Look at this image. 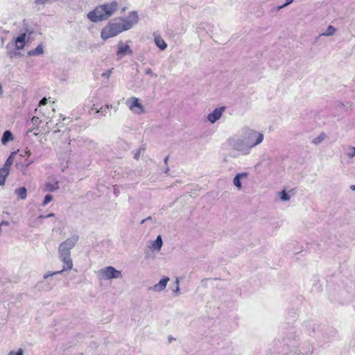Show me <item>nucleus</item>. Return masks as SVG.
<instances>
[{
	"label": "nucleus",
	"instance_id": "f257e3e1",
	"mask_svg": "<svg viewBox=\"0 0 355 355\" xmlns=\"http://www.w3.org/2000/svg\"><path fill=\"white\" fill-rule=\"evenodd\" d=\"M137 21L138 15L137 12L132 11L125 18L119 17L110 21L102 29L101 36L103 40H106L116 36L123 31L130 29Z\"/></svg>",
	"mask_w": 355,
	"mask_h": 355
},
{
	"label": "nucleus",
	"instance_id": "f03ea898",
	"mask_svg": "<svg viewBox=\"0 0 355 355\" xmlns=\"http://www.w3.org/2000/svg\"><path fill=\"white\" fill-rule=\"evenodd\" d=\"M118 3L116 1L97 6L93 10L88 12L87 18L92 22L107 20L118 10Z\"/></svg>",
	"mask_w": 355,
	"mask_h": 355
},
{
	"label": "nucleus",
	"instance_id": "7ed1b4c3",
	"mask_svg": "<svg viewBox=\"0 0 355 355\" xmlns=\"http://www.w3.org/2000/svg\"><path fill=\"white\" fill-rule=\"evenodd\" d=\"M263 139V135L255 130H249L245 133L241 146H238L239 150H244L245 148H251L260 144Z\"/></svg>",
	"mask_w": 355,
	"mask_h": 355
},
{
	"label": "nucleus",
	"instance_id": "20e7f679",
	"mask_svg": "<svg viewBox=\"0 0 355 355\" xmlns=\"http://www.w3.org/2000/svg\"><path fill=\"white\" fill-rule=\"evenodd\" d=\"M97 275L101 280H109L122 278V271L116 270L113 266L102 268L97 272Z\"/></svg>",
	"mask_w": 355,
	"mask_h": 355
},
{
	"label": "nucleus",
	"instance_id": "39448f33",
	"mask_svg": "<svg viewBox=\"0 0 355 355\" xmlns=\"http://www.w3.org/2000/svg\"><path fill=\"white\" fill-rule=\"evenodd\" d=\"M78 240L77 235H73L61 243L58 248V253H71L70 250L75 246Z\"/></svg>",
	"mask_w": 355,
	"mask_h": 355
},
{
	"label": "nucleus",
	"instance_id": "423d86ee",
	"mask_svg": "<svg viewBox=\"0 0 355 355\" xmlns=\"http://www.w3.org/2000/svg\"><path fill=\"white\" fill-rule=\"evenodd\" d=\"M129 109L134 113L141 114L144 112V106L139 103V98L132 97L128 101Z\"/></svg>",
	"mask_w": 355,
	"mask_h": 355
},
{
	"label": "nucleus",
	"instance_id": "0eeeda50",
	"mask_svg": "<svg viewBox=\"0 0 355 355\" xmlns=\"http://www.w3.org/2000/svg\"><path fill=\"white\" fill-rule=\"evenodd\" d=\"M132 51L128 44H124L122 41L118 43L116 55L119 58H121L125 55H132Z\"/></svg>",
	"mask_w": 355,
	"mask_h": 355
},
{
	"label": "nucleus",
	"instance_id": "6e6552de",
	"mask_svg": "<svg viewBox=\"0 0 355 355\" xmlns=\"http://www.w3.org/2000/svg\"><path fill=\"white\" fill-rule=\"evenodd\" d=\"M59 257L64 266L60 271L71 270L73 268V262L71 258V253H59Z\"/></svg>",
	"mask_w": 355,
	"mask_h": 355
},
{
	"label": "nucleus",
	"instance_id": "1a4fd4ad",
	"mask_svg": "<svg viewBox=\"0 0 355 355\" xmlns=\"http://www.w3.org/2000/svg\"><path fill=\"white\" fill-rule=\"evenodd\" d=\"M168 281L169 278L168 277H164L157 284L150 287L148 290L153 292H161L166 288Z\"/></svg>",
	"mask_w": 355,
	"mask_h": 355
},
{
	"label": "nucleus",
	"instance_id": "9d476101",
	"mask_svg": "<svg viewBox=\"0 0 355 355\" xmlns=\"http://www.w3.org/2000/svg\"><path fill=\"white\" fill-rule=\"evenodd\" d=\"M41 123V120L40 119L39 117H37V116H33L30 123H29V125H30V128H28V129L27 130V133H30V132H34V135H37L39 134V132H35L34 130H36L37 131L38 130V125Z\"/></svg>",
	"mask_w": 355,
	"mask_h": 355
},
{
	"label": "nucleus",
	"instance_id": "9b49d317",
	"mask_svg": "<svg viewBox=\"0 0 355 355\" xmlns=\"http://www.w3.org/2000/svg\"><path fill=\"white\" fill-rule=\"evenodd\" d=\"M59 189V182L56 180L47 182L44 185V190L48 192H53Z\"/></svg>",
	"mask_w": 355,
	"mask_h": 355
},
{
	"label": "nucleus",
	"instance_id": "f8f14e48",
	"mask_svg": "<svg viewBox=\"0 0 355 355\" xmlns=\"http://www.w3.org/2000/svg\"><path fill=\"white\" fill-rule=\"evenodd\" d=\"M26 33H22L15 40V44L17 49H23L26 44Z\"/></svg>",
	"mask_w": 355,
	"mask_h": 355
},
{
	"label": "nucleus",
	"instance_id": "ddd939ff",
	"mask_svg": "<svg viewBox=\"0 0 355 355\" xmlns=\"http://www.w3.org/2000/svg\"><path fill=\"white\" fill-rule=\"evenodd\" d=\"M223 112V108L216 109L212 113H210L208 115V116H207L208 120L211 123H214L218 119L220 118Z\"/></svg>",
	"mask_w": 355,
	"mask_h": 355
},
{
	"label": "nucleus",
	"instance_id": "4468645a",
	"mask_svg": "<svg viewBox=\"0 0 355 355\" xmlns=\"http://www.w3.org/2000/svg\"><path fill=\"white\" fill-rule=\"evenodd\" d=\"M154 41L156 46L162 51L166 49L167 44L160 35H155Z\"/></svg>",
	"mask_w": 355,
	"mask_h": 355
},
{
	"label": "nucleus",
	"instance_id": "2eb2a0df",
	"mask_svg": "<svg viewBox=\"0 0 355 355\" xmlns=\"http://www.w3.org/2000/svg\"><path fill=\"white\" fill-rule=\"evenodd\" d=\"M248 174L246 173H238L234 178L233 183L238 189H241V179L246 178Z\"/></svg>",
	"mask_w": 355,
	"mask_h": 355
},
{
	"label": "nucleus",
	"instance_id": "dca6fc26",
	"mask_svg": "<svg viewBox=\"0 0 355 355\" xmlns=\"http://www.w3.org/2000/svg\"><path fill=\"white\" fill-rule=\"evenodd\" d=\"M162 239L161 236H158L157 239L152 243L150 248L154 250L159 251L162 247Z\"/></svg>",
	"mask_w": 355,
	"mask_h": 355
},
{
	"label": "nucleus",
	"instance_id": "f3484780",
	"mask_svg": "<svg viewBox=\"0 0 355 355\" xmlns=\"http://www.w3.org/2000/svg\"><path fill=\"white\" fill-rule=\"evenodd\" d=\"M10 170L4 168H0V186H3L6 182V179L9 175Z\"/></svg>",
	"mask_w": 355,
	"mask_h": 355
},
{
	"label": "nucleus",
	"instance_id": "a211bd4d",
	"mask_svg": "<svg viewBox=\"0 0 355 355\" xmlns=\"http://www.w3.org/2000/svg\"><path fill=\"white\" fill-rule=\"evenodd\" d=\"M13 140V135L10 130H6L3 132L1 142L3 145H6L8 142Z\"/></svg>",
	"mask_w": 355,
	"mask_h": 355
},
{
	"label": "nucleus",
	"instance_id": "6ab92c4d",
	"mask_svg": "<svg viewBox=\"0 0 355 355\" xmlns=\"http://www.w3.org/2000/svg\"><path fill=\"white\" fill-rule=\"evenodd\" d=\"M15 194H17L19 199L21 200H25L27 196V190L25 187H21L19 188H17L15 190Z\"/></svg>",
	"mask_w": 355,
	"mask_h": 355
},
{
	"label": "nucleus",
	"instance_id": "aec40b11",
	"mask_svg": "<svg viewBox=\"0 0 355 355\" xmlns=\"http://www.w3.org/2000/svg\"><path fill=\"white\" fill-rule=\"evenodd\" d=\"M33 161V160H28V159H24V162L19 161L17 162L16 165L17 168L20 170H23L26 167H27L28 165H30Z\"/></svg>",
	"mask_w": 355,
	"mask_h": 355
},
{
	"label": "nucleus",
	"instance_id": "412c9836",
	"mask_svg": "<svg viewBox=\"0 0 355 355\" xmlns=\"http://www.w3.org/2000/svg\"><path fill=\"white\" fill-rule=\"evenodd\" d=\"M280 199L282 201H288L291 196L284 190L279 193Z\"/></svg>",
	"mask_w": 355,
	"mask_h": 355
},
{
	"label": "nucleus",
	"instance_id": "4be33fe9",
	"mask_svg": "<svg viewBox=\"0 0 355 355\" xmlns=\"http://www.w3.org/2000/svg\"><path fill=\"white\" fill-rule=\"evenodd\" d=\"M44 51L42 44H39L32 52L33 55H42Z\"/></svg>",
	"mask_w": 355,
	"mask_h": 355
},
{
	"label": "nucleus",
	"instance_id": "5701e85b",
	"mask_svg": "<svg viewBox=\"0 0 355 355\" xmlns=\"http://www.w3.org/2000/svg\"><path fill=\"white\" fill-rule=\"evenodd\" d=\"M13 162H14V160L12 159V157H8V158L6 161L3 168L10 170V166H12Z\"/></svg>",
	"mask_w": 355,
	"mask_h": 355
},
{
	"label": "nucleus",
	"instance_id": "b1692460",
	"mask_svg": "<svg viewBox=\"0 0 355 355\" xmlns=\"http://www.w3.org/2000/svg\"><path fill=\"white\" fill-rule=\"evenodd\" d=\"M325 137L326 135L324 132H322L318 137L313 139V142L315 144H318L320 143L322 140H324Z\"/></svg>",
	"mask_w": 355,
	"mask_h": 355
},
{
	"label": "nucleus",
	"instance_id": "393cba45",
	"mask_svg": "<svg viewBox=\"0 0 355 355\" xmlns=\"http://www.w3.org/2000/svg\"><path fill=\"white\" fill-rule=\"evenodd\" d=\"M336 32V28L332 26H329L326 32L323 33L324 35H331Z\"/></svg>",
	"mask_w": 355,
	"mask_h": 355
},
{
	"label": "nucleus",
	"instance_id": "a878e982",
	"mask_svg": "<svg viewBox=\"0 0 355 355\" xmlns=\"http://www.w3.org/2000/svg\"><path fill=\"white\" fill-rule=\"evenodd\" d=\"M53 200V196L48 194L44 197V200L42 202V206H46L49 202Z\"/></svg>",
	"mask_w": 355,
	"mask_h": 355
},
{
	"label": "nucleus",
	"instance_id": "bb28decb",
	"mask_svg": "<svg viewBox=\"0 0 355 355\" xmlns=\"http://www.w3.org/2000/svg\"><path fill=\"white\" fill-rule=\"evenodd\" d=\"M61 273H62V271H60V270L55 271V272H49L46 273L45 275H44L43 278L44 279H46L49 277H51L53 275H58V274H61Z\"/></svg>",
	"mask_w": 355,
	"mask_h": 355
},
{
	"label": "nucleus",
	"instance_id": "cd10ccee",
	"mask_svg": "<svg viewBox=\"0 0 355 355\" xmlns=\"http://www.w3.org/2000/svg\"><path fill=\"white\" fill-rule=\"evenodd\" d=\"M24 350L21 348H19L17 352L10 351L8 355H23Z\"/></svg>",
	"mask_w": 355,
	"mask_h": 355
},
{
	"label": "nucleus",
	"instance_id": "c85d7f7f",
	"mask_svg": "<svg viewBox=\"0 0 355 355\" xmlns=\"http://www.w3.org/2000/svg\"><path fill=\"white\" fill-rule=\"evenodd\" d=\"M89 112L90 114H92V113H95V114H98V113H100L101 112V110H99L98 107H97L95 105H94L90 110L89 111Z\"/></svg>",
	"mask_w": 355,
	"mask_h": 355
},
{
	"label": "nucleus",
	"instance_id": "c756f323",
	"mask_svg": "<svg viewBox=\"0 0 355 355\" xmlns=\"http://www.w3.org/2000/svg\"><path fill=\"white\" fill-rule=\"evenodd\" d=\"M173 292L177 294V295H178L180 294V286H179L178 278H176V279H175V290L173 291Z\"/></svg>",
	"mask_w": 355,
	"mask_h": 355
},
{
	"label": "nucleus",
	"instance_id": "7c9ffc66",
	"mask_svg": "<svg viewBox=\"0 0 355 355\" xmlns=\"http://www.w3.org/2000/svg\"><path fill=\"white\" fill-rule=\"evenodd\" d=\"M112 69H110L106 71L105 72L103 73L101 76L104 78H109L112 72Z\"/></svg>",
	"mask_w": 355,
	"mask_h": 355
},
{
	"label": "nucleus",
	"instance_id": "2f4dec72",
	"mask_svg": "<svg viewBox=\"0 0 355 355\" xmlns=\"http://www.w3.org/2000/svg\"><path fill=\"white\" fill-rule=\"evenodd\" d=\"M47 103V98H43L39 103V105L40 106H42V105H44Z\"/></svg>",
	"mask_w": 355,
	"mask_h": 355
},
{
	"label": "nucleus",
	"instance_id": "473e14b6",
	"mask_svg": "<svg viewBox=\"0 0 355 355\" xmlns=\"http://www.w3.org/2000/svg\"><path fill=\"white\" fill-rule=\"evenodd\" d=\"M345 159L346 160H341V163L343 164H349L350 163V157H345Z\"/></svg>",
	"mask_w": 355,
	"mask_h": 355
},
{
	"label": "nucleus",
	"instance_id": "72a5a7b5",
	"mask_svg": "<svg viewBox=\"0 0 355 355\" xmlns=\"http://www.w3.org/2000/svg\"><path fill=\"white\" fill-rule=\"evenodd\" d=\"M294 0H286V3L283 4L282 6H279V8H283L290 3H291Z\"/></svg>",
	"mask_w": 355,
	"mask_h": 355
},
{
	"label": "nucleus",
	"instance_id": "f704fd0d",
	"mask_svg": "<svg viewBox=\"0 0 355 355\" xmlns=\"http://www.w3.org/2000/svg\"><path fill=\"white\" fill-rule=\"evenodd\" d=\"M107 109H108V106L107 105H106L105 107H100L99 108V110H101L100 113L105 112Z\"/></svg>",
	"mask_w": 355,
	"mask_h": 355
},
{
	"label": "nucleus",
	"instance_id": "c9c22d12",
	"mask_svg": "<svg viewBox=\"0 0 355 355\" xmlns=\"http://www.w3.org/2000/svg\"><path fill=\"white\" fill-rule=\"evenodd\" d=\"M54 216V214L53 213H51L49 214H48L46 216H45L46 218H50V217H53Z\"/></svg>",
	"mask_w": 355,
	"mask_h": 355
},
{
	"label": "nucleus",
	"instance_id": "e433bc0d",
	"mask_svg": "<svg viewBox=\"0 0 355 355\" xmlns=\"http://www.w3.org/2000/svg\"><path fill=\"white\" fill-rule=\"evenodd\" d=\"M350 189H351L352 191H355V185H351V186H350Z\"/></svg>",
	"mask_w": 355,
	"mask_h": 355
},
{
	"label": "nucleus",
	"instance_id": "4c0bfd02",
	"mask_svg": "<svg viewBox=\"0 0 355 355\" xmlns=\"http://www.w3.org/2000/svg\"><path fill=\"white\" fill-rule=\"evenodd\" d=\"M152 219V217L151 216H148L146 218H145V220L147 221V220H150Z\"/></svg>",
	"mask_w": 355,
	"mask_h": 355
},
{
	"label": "nucleus",
	"instance_id": "58836bf2",
	"mask_svg": "<svg viewBox=\"0 0 355 355\" xmlns=\"http://www.w3.org/2000/svg\"><path fill=\"white\" fill-rule=\"evenodd\" d=\"M3 92L1 85H0V94H1Z\"/></svg>",
	"mask_w": 355,
	"mask_h": 355
},
{
	"label": "nucleus",
	"instance_id": "ea45409f",
	"mask_svg": "<svg viewBox=\"0 0 355 355\" xmlns=\"http://www.w3.org/2000/svg\"><path fill=\"white\" fill-rule=\"evenodd\" d=\"M167 160H168V157H166V158L164 159V162L166 164L167 163Z\"/></svg>",
	"mask_w": 355,
	"mask_h": 355
},
{
	"label": "nucleus",
	"instance_id": "a19ab883",
	"mask_svg": "<svg viewBox=\"0 0 355 355\" xmlns=\"http://www.w3.org/2000/svg\"><path fill=\"white\" fill-rule=\"evenodd\" d=\"M146 220L145 219H144V220H142L141 221V224H144V223H145V222H146Z\"/></svg>",
	"mask_w": 355,
	"mask_h": 355
},
{
	"label": "nucleus",
	"instance_id": "79ce46f5",
	"mask_svg": "<svg viewBox=\"0 0 355 355\" xmlns=\"http://www.w3.org/2000/svg\"><path fill=\"white\" fill-rule=\"evenodd\" d=\"M15 154H16V152H12V153H11V154H10V155H11V156H13V155H15Z\"/></svg>",
	"mask_w": 355,
	"mask_h": 355
},
{
	"label": "nucleus",
	"instance_id": "37998d69",
	"mask_svg": "<svg viewBox=\"0 0 355 355\" xmlns=\"http://www.w3.org/2000/svg\"><path fill=\"white\" fill-rule=\"evenodd\" d=\"M353 150H354V152H353V153L352 154V155H355V148H353Z\"/></svg>",
	"mask_w": 355,
	"mask_h": 355
},
{
	"label": "nucleus",
	"instance_id": "c03bdc74",
	"mask_svg": "<svg viewBox=\"0 0 355 355\" xmlns=\"http://www.w3.org/2000/svg\"><path fill=\"white\" fill-rule=\"evenodd\" d=\"M44 216H40V217H39V218H44Z\"/></svg>",
	"mask_w": 355,
	"mask_h": 355
}]
</instances>
